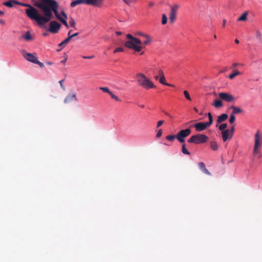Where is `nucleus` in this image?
<instances>
[{"label": "nucleus", "mask_w": 262, "mask_h": 262, "mask_svg": "<svg viewBox=\"0 0 262 262\" xmlns=\"http://www.w3.org/2000/svg\"><path fill=\"white\" fill-rule=\"evenodd\" d=\"M227 127V124L226 123H222L219 126V129L222 132L223 131L225 130V129Z\"/></svg>", "instance_id": "obj_31"}, {"label": "nucleus", "mask_w": 262, "mask_h": 262, "mask_svg": "<svg viewBox=\"0 0 262 262\" xmlns=\"http://www.w3.org/2000/svg\"><path fill=\"white\" fill-rule=\"evenodd\" d=\"M247 12L244 13L238 19V21H245L247 19Z\"/></svg>", "instance_id": "obj_28"}, {"label": "nucleus", "mask_w": 262, "mask_h": 262, "mask_svg": "<svg viewBox=\"0 0 262 262\" xmlns=\"http://www.w3.org/2000/svg\"><path fill=\"white\" fill-rule=\"evenodd\" d=\"M230 108L233 110L231 114H232L234 115L235 114L241 113L243 112V110L241 108H239L238 107H237V106H235L234 105L231 106L230 107Z\"/></svg>", "instance_id": "obj_19"}, {"label": "nucleus", "mask_w": 262, "mask_h": 262, "mask_svg": "<svg viewBox=\"0 0 262 262\" xmlns=\"http://www.w3.org/2000/svg\"><path fill=\"white\" fill-rule=\"evenodd\" d=\"M70 41L69 38H66L64 40H63L61 43L58 45V47L60 48V51L61 49L63 48L65 45L68 43Z\"/></svg>", "instance_id": "obj_27"}, {"label": "nucleus", "mask_w": 262, "mask_h": 262, "mask_svg": "<svg viewBox=\"0 0 262 262\" xmlns=\"http://www.w3.org/2000/svg\"><path fill=\"white\" fill-rule=\"evenodd\" d=\"M0 24L2 25H4L5 24V22L4 20L0 19Z\"/></svg>", "instance_id": "obj_55"}, {"label": "nucleus", "mask_w": 262, "mask_h": 262, "mask_svg": "<svg viewBox=\"0 0 262 262\" xmlns=\"http://www.w3.org/2000/svg\"><path fill=\"white\" fill-rule=\"evenodd\" d=\"M4 12L3 11L0 10V16L3 15L4 14Z\"/></svg>", "instance_id": "obj_61"}, {"label": "nucleus", "mask_w": 262, "mask_h": 262, "mask_svg": "<svg viewBox=\"0 0 262 262\" xmlns=\"http://www.w3.org/2000/svg\"><path fill=\"white\" fill-rule=\"evenodd\" d=\"M219 97L223 100L230 102L234 100V97L228 93L221 92L219 94Z\"/></svg>", "instance_id": "obj_10"}, {"label": "nucleus", "mask_w": 262, "mask_h": 262, "mask_svg": "<svg viewBox=\"0 0 262 262\" xmlns=\"http://www.w3.org/2000/svg\"><path fill=\"white\" fill-rule=\"evenodd\" d=\"M154 5V3L152 2H150L149 3V7H152Z\"/></svg>", "instance_id": "obj_56"}, {"label": "nucleus", "mask_w": 262, "mask_h": 262, "mask_svg": "<svg viewBox=\"0 0 262 262\" xmlns=\"http://www.w3.org/2000/svg\"><path fill=\"white\" fill-rule=\"evenodd\" d=\"M58 8L59 7H56L54 10L53 11V14H54L56 18L60 20L62 18L60 16V14L58 12Z\"/></svg>", "instance_id": "obj_23"}, {"label": "nucleus", "mask_w": 262, "mask_h": 262, "mask_svg": "<svg viewBox=\"0 0 262 262\" xmlns=\"http://www.w3.org/2000/svg\"><path fill=\"white\" fill-rule=\"evenodd\" d=\"M259 140L260 137L259 135V132H257L255 135V143H254V148L255 149H257L259 146Z\"/></svg>", "instance_id": "obj_18"}, {"label": "nucleus", "mask_w": 262, "mask_h": 262, "mask_svg": "<svg viewBox=\"0 0 262 262\" xmlns=\"http://www.w3.org/2000/svg\"><path fill=\"white\" fill-rule=\"evenodd\" d=\"M167 22V17L165 14H163L162 15V24L165 25Z\"/></svg>", "instance_id": "obj_34"}, {"label": "nucleus", "mask_w": 262, "mask_h": 262, "mask_svg": "<svg viewBox=\"0 0 262 262\" xmlns=\"http://www.w3.org/2000/svg\"><path fill=\"white\" fill-rule=\"evenodd\" d=\"M146 37L147 39L143 42L144 45H147L151 42V40L148 35L147 37Z\"/></svg>", "instance_id": "obj_44"}, {"label": "nucleus", "mask_w": 262, "mask_h": 262, "mask_svg": "<svg viewBox=\"0 0 262 262\" xmlns=\"http://www.w3.org/2000/svg\"><path fill=\"white\" fill-rule=\"evenodd\" d=\"M184 95L185 97V98L188 100H189V101H191V98L189 94V93L188 92V91H184Z\"/></svg>", "instance_id": "obj_36"}, {"label": "nucleus", "mask_w": 262, "mask_h": 262, "mask_svg": "<svg viewBox=\"0 0 262 262\" xmlns=\"http://www.w3.org/2000/svg\"><path fill=\"white\" fill-rule=\"evenodd\" d=\"M193 127L195 128L196 132H202L208 128L206 124L204 122H200L196 123L193 125Z\"/></svg>", "instance_id": "obj_11"}, {"label": "nucleus", "mask_w": 262, "mask_h": 262, "mask_svg": "<svg viewBox=\"0 0 262 262\" xmlns=\"http://www.w3.org/2000/svg\"><path fill=\"white\" fill-rule=\"evenodd\" d=\"M17 1L15 0H9L3 3V5L7 7L12 8L13 7L14 4H17Z\"/></svg>", "instance_id": "obj_20"}, {"label": "nucleus", "mask_w": 262, "mask_h": 262, "mask_svg": "<svg viewBox=\"0 0 262 262\" xmlns=\"http://www.w3.org/2000/svg\"><path fill=\"white\" fill-rule=\"evenodd\" d=\"M137 77L138 84L144 89L148 90L155 87L153 82L147 78L144 74L142 73H138Z\"/></svg>", "instance_id": "obj_2"}, {"label": "nucleus", "mask_w": 262, "mask_h": 262, "mask_svg": "<svg viewBox=\"0 0 262 262\" xmlns=\"http://www.w3.org/2000/svg\"><path fill=\"white\" fill-rule=\"evenodd\" d=\"M162 130L161 129H160L158 130V132L156 135V137L160 138L162 136Z\"/></svg>", "instance_id": "obj_49"}, {"label": "nucleus", "mask_w": 262, "mask_h": 262, "mask_svg": "<svg viewBox=\"0 0 262 262\" xmlns=\"http://www.w3.org/2000/svg\"><path fill=\"white\" fill-rule=\"evenodd\" d=\"M87 0H75L71 3L70 6L71 7H75L78 5L82 4H86L87 5Z\"/></svg>", "instance_id": "obj_17"}, {"label": "nucleus", "mask_w": 262, "mask_h": 262, "mask_svg": "<svg viewBox=\"0 0 262 262\" xmlns=\"http://www.w3.org/2000/svg\"><path fill=\"white\" fill-rule=\"evenodd\" d=\"M193 110H194V111L196 113H198V111H198V109L197 108H196V107H194V108H193Z\"/></svg>", "instance_id": "obj_64"}, {"label": "nucleus", "mask_w": 262, "mask_h": 262, "mask_svg": "<svg viewBox=\"0 0 262 262\" xmlns=\"http://www.w3.org/2000/svg\"><path fill=\"white\" fill-rule=\"evenodd\" d=\"M34 63L39 65V67L41 68H43L44 67V64L42 62L38 61V59L36 60V61H35V62Z\"/></svg>", "instance_id": "obj_48"}, {"label": "nucleus", "mask_w": 262, "mask_h": 262, "mask_svg": "<svg viewBox=\"0 0 262 262\" xmlns=\"http://www.w3.org/2000/svg\"><path fill=\"white\" fill-rule=\"evenodd\" d=\"M99 89L102 90L103 92L108 93L109 94L111 93V91H110L107 87H100Z\"/></svg>", "instance_id": "obj_37"}, {"label": "nucleus", "mask_w": 262, "mask_h": 262, "mask_svg": "<svg viewBox=\"0 0 262 262\" xmlns=\"http://www.w3.org/2000/svg\"><path fill=\"white\" fill-rule=\"evenodd\" d=\"M69 24L72 27L75 28V22L74 19L73 18H71V19L69 21Z\"/></svg>", "instance_id": "obj_42"}, {"label": "nucleus", "mask_w": 262, "mask_h": 262, "mask_svg": "<svg viewBox=\"0 0 262 262\" xmlns=\"http://www.w3.org/2000/svg\"><path fill=\"white\" fill-rule=\"evenodd\" d=\"M208 117V119H209V121L208 122H206V124L207 125V126L208 127H209L213 123V117H212V116L211 114V113H208L206 114Z\"/></svg>", "instance_id": "obj_22"}, {"label": "nucleus", "mask_w": 262, "mask_h": 262, "mask_svg": "<svg viewBox=\"0 0 262 262\" xmlns=\"http://www.w3.org/2000/svg\"><path fill=\"white\" fill-rule=\"evenodd\" d=\"M124 51V49L122 47H118L115 49V50L114 51V53H116L117 52H123Z\"/></svg>", "instance_id": "obj_45"}, {"label": "nucleus", "mask_w": 262, "mask_h": 262, "mask_svg": "<svg viewBox=\"0 0 262 262\" xmlns=\"http://www.w3.org/2000/svg\"><path fill=\"white\" fill-rule=\"evenodd\" d=\"M139 35H141V36H145V37H147V35H145L142 33H138Z\"/></svg>", "instance_id": "obj_58"}, {"label": "nucleus", "mask_w": 262, "mask_h": 262, "mask_svg": "<svg viewBox=\"0 0 262 262\" xmlns=\"http://www.w3.org/2000/svg\"><path fill=\"white\" fill-rule=\"evenodd\" d=\"M66 60H67V58L64 59L63 60L61 61V63H64L66 62Z\"/></svg>", "instance_id": "obj_62"}, {"label": "nucleus", "mask_w": 262, "mask_h": 262, "mask_svg": "<svg viewBox=\"0 0 262 262\" xmlns=\"http://www.w3.org/2000/svg\"><path fill=\"white\" fill-rule=\"evenodd\" d=\"M180 8L179 5L175 4L171 6L169 14V20L171 23H173L176 19L177 12Z\"/></svg>", "instance_id": "obj_8"}, {"label": "nucleus", "mask_w": 262, "mask_h": 262, "mask_svg": "<svg viewBox=\"0 0 262 262\" xmlns=\"http://www.w3.org/2000/svg\"><path fill=\"white\" fill-rule=\"evenodd\" d=\"M110 95L111 97H112V98L115 99L116 101H121V100L117 96H116L115 95H114L112 92L110 94Z\"/></svg>", "instance_id": "obj_38"}, {"label": "nucleus", "mask_w": 262, "mask_h": 262, "mask_svg": "<svg viewBox=\"0 0 262 262\" xmlns=\"http://www.w3.org/2000/svg\"><path fill=\"white\" fill-rule=\"evenodd\" d=\"M177 135H170L166 137V139L169 141H173L176 138L177 139Z\"/></svg>", "instance_id": "obj_30"}, {"label": "nucleus", "mask_w": 262, "mask_h": 262, "mask_svg": "<svg viewBox=\"0 0 262 262\" xmlns=\"http://www.w3.org/2000/svg\"><path fill=\"white\" fill-rule=\"evenodd\" d=\"M104 0H87V5L99 8L103 5Z\"/></svg>", "instance_id": "obj_12"}, {"label": "nucleus", "mask_w": 262, "mask_h": 262, "mask_svg": "<svg viewBox=\"0 0 262 262\" xmlns=\"http://www.w3.org/2000/svg\"><path fill=\"white\" fill-rule=\"evenodd\" d=\"M60 13L61 15L64 17L63 19H67V15L66 14L64 11H62Z\"/></svg>", "instance_id": "obj_52"}, {"label": "nucleus", "mask_w": 262, "mask_h": 262, "mask_svg": "<svg viewBox=\"0 0 262 262\" xmlns=\"http://www.w3.org/2000/svg\"><path fill=\"white\" fill-rule=\"evenodd\" d=\"M82 57L83 59H92L94 57V56H83Z\"/></svg>", "instance_id": "obj_53"}, {"label": "nucleus", "mask_w": 262, "mask_h": 262, "mask_svg": "<svg viewBox=\"0 0 262 262\" xmlns=\"http://www.w3.org/2000/svg\"><path fill=\"white\" fill-rule=\"evenodd\" d=\"M199 167L201 170H203L206 167L205 165L203 162H200L198 164Z\"/></svg>", "instance_id": "obj_41"}, {"label": "nucleus", "mask_w": 262, "mask_h": 262, "mask_svg": "<svg viewBox=\"0 0 262 262\" xmlns=\"http://www.w3.org/2000/svg\"><path fill=\"white\" fill-rule=\"evenodd\" d=\"M202 171L205 174H207L208 175H211V173L208 170V169L206 167Z\"/></svg>", "instance_id": "obj_50"}, {"label": "nucleus", "mask_w": 262, "mask_h": 262, "mask_svg": "<svg viewBox=\"0 0 262 262\" xmlns=\"http://www.w3.org/2000/svg\"><path fill=\"white\" fill-rule=\"evenodd\" d=\"M253 152H254V154H257L258 153V151L257 149H255V148H254Z\"/></svg>", "instance_id": "obj_59"}, {"label": "nucleus", "mask_w": 262, "mask_h": 262, "mask_svg": "<svg viewBox=\"0 0 262 262\" xmlns=\"http://www.w3.org/2000/svg\"><path fill=\"white\" fill-rule=\"evenodd\" d=\"M71 31H72L71 30L69 31L68 33V37H67V38H69L70 40V39H71L72 38H73V37H74L75 36H77L79 34V33L78 32L75 33L73 34H71Z\"/></svg>", "instance_id": "obj_33"}, {"label": "nucleus", "mask_w": 262, "mask_h": 262, "mask_svg": "<svg viewBox=\"0 0 262 262\" xmlns=\"http://www.w3.org/2000/svg\"><path fill=\"white\" fill-rule=\"evenodd\" d=\"M241 73L238 71H235L234 72L231 74L229 76V78L231 79H233L236 76L240 75Z\"/></svg>", "instance_id": "obj_32"}, {"label": "nucleus", "mask_w": 262, "mask_h": 262, "mask_svg": "<svg viewBox=\"0 0 262 262\" xmlns=\"http://www.w3.org/2000/svg\"><path fill=\"white\" fill-rule=\"evenodd\" d=\"M163 123H164V121H163V120L159 121L157 122V127H159L160 126H161L163 124Z\"/></svg>", "instance_id": "obj_51"}, {"label": "nucleus", "mask_w": 262, "mask_h": 262, "mask_svg": "<svg viewBox=\"0 0 262 262\" xmlns=\"http://www.w3.org/2000/svg\"><path fill=\"white\" fill-rule=\"evenodd\" d=\"M235 117L234 115H233L232 114H231L230 116V118H229L230 123H231V124L233 123L235 121Z\"/></svg>", "instance_id": "obj_39"}, {"label": "nucleus", "mask_w": 262, "mask_h": 262, "mask_svg": "<svg viewBox=\"0 0 262 262\" xmlns=\"http://www.w3.org/2000/svg\"><path fill=\"white\" fill-rule=\"evenodd\" d=\"M210 148L214 151H216L218 149L219 146L216 142L212 141L210 143Z\"/></svg>", "instance_id": "obj_25"}, {"label": "nucleus", "mask_w": 262, "mask_h": 262, "mask_svg": "<svg viewBox=\"0 0 262 262\" xmlns=\"http://www.w3.org/2000/svg\"><path fill=\"white\" fill-rule=\"evenodd\" d=\"M67 19H63V18L62 19H61L60 20V21L66 26V27L67 28H69V26L66 20Z\"/></svg>", "instance_id": "obj_40"}, {"label": "nucleus", "mask_w": 262, "mask_h": 262, "mask_svg": "<svg viewBox=\"0 0 262 262\" xmlns=\"http://www.w3.org/2000/svg\"><path fill=\"white\" fill-rule=\"evenodd\" d=\"M116 35H121V34H122V33H121V32L117 31V32H116Z\"/></svg>", "instance_id": "obj_60"}, {"label": "nucleus", "mask_w": 262, "mask_h": 262, "mask_svg": "<svg viewBox=\"0 0 262 262\" xmlns=\"http://www.w3.org/2000/svg\"><path fill=\"white\" fill-rule=\"evenodd\" d=\"M42 35H43V36H48L49 34H48V33H47V32H44V33H43V34H42Z\"/></svg>", "instance_id": "obj_63"}, {"label": "nucleus", "mask_w": 262, "mask_h": 262, "mask_svg": "<svg viewBox=\"0 0 262 262\" xmlns=\"http://www.w3.org/2000/svg\"><path fill=\"white\" fill-rule=\"evenodd\" d=\"M64 80V79H62V80H60V81H59V84H60V87H61V88L63 91H64V90H65V89H66V88H65L64 86V85H63V82Z\"/></svg>", "instance_id": "obj_46"}, {"label": "nucleus", "mask_w": 262, "mask_h": 262, "mask_svg": "<svg viewBox=\"0 0 262 262\" xmlns=\"http://www.w3.org/2000/svg\"><path fill=\"white\" fill-rule=\"evenodd\" d=\"M165 115H166L167 116L169 117H170L171 118V116L167 112H165Z\"/></svg>", "instance_id": "obj_57"}, {"label": "nucleus", "mask_w": 262, "mask_h": 262, "mask_svg": "<svg viewBox=\"0 0 262 262\" xmlns=\"http://www.w3.org/2000/svg\"><path fill=\"white\" fill-rule=\"evenodd\" d=\"M256 37L259 40H260L261 39V33H260V32L259 31H257L256 32Z\"/></svg>", "instance_id": "obj_47"}, {"label": "nucleus", "mask_w": 262, "mask_h": 262, "mask_svg": "<svg viewBox=\"0 0 262 262\" xmlns=\"http://www.w3.org/2000/svg\"><path fill=\"white\" fill-rule=\"evenodd\" d=\"M126 37L128 39V40H133L135 42H137L138 44H142V42L139 38L137 37H134L130 34H127L126 35Z\"/></svg>", "instance_id": "obj_21"}, {"label": "nucleus", "mask_w": 262, "mask_h": 262, "mask_svg": "<svg viewBox=\"0 0 262 262\" xmlns=\"http://www.w3.org/2000/svg\"><path fill=\"white\" fill-rule=\"evenodd\" d=\"M17 5L28 7V8L25 10L26 15L31 19L34 20L35 14L37 13V9L36 8H34L30 4L20 3L18 1Z\"/></svg>", "instance_id": "obj_4"}, {"label": "nucleus", "mask_w": 262, "mask_h": 262, "mask_svg": "<svg viewBox=\"0 0 262 262\" xmlns=\"http://www.w3.org/2000/svg\"><path fill=\"white\" fill-rule=\"evenodd\" d=\"M243 66V64L242 63H236V62H235V63H233L232 66H231V68L232 69H235L237 66Z\"/></svg>", "instance_id": "obj_43"}, {"label": "nucleus", "mask_w": 262, "mask_h": 262, "mask_svg": "<svg viewBox=\"0 0 262 262\" xmlns=\"http://www.w3.org/2000/svg\"><path fill=\"white\" fill-rule=\"evenodd\" d=\"M49 22V27L47 31L54 34L58 33L61 27L60 24L56 20H50Z\"/></svg>", "instance_id": "obj_6"}, {"label": "nucleus", "mask_w": 262, "mask_h": 262, "mask_svg": "<svg viewBox=\"0 0 262 262\" xmlns=\"http://www.w3.org/2000/svg\"><path fill=\"white\" fill-rule=\"evenodd\" d=\"M34 5L38 8L43 15H41L37 9V13L35 14L34 20L41 28L45 25L54 18L53 11L56 7H59L58 3L55 0H39L36 2Z\"/></svg>", "instance_id": "obj_1"}, {"label": "nucleus", "mask_w": 262, "mask_h": 262, "mask_svg": "<svg viewBox=\"0 0 262 262\" xmlns=\"http://www.w3.org/2000/svg\"><path fill=\"white\" fill-rule=\"evenodd\" d=\"M228 116L227 114L224 113L217 117V123L218 124L221 123L227 119Z\"/></svg>", "instance_id": "obj_16"}, {"label": "nucleus", "mask_w": 262, "mask_h": 262, "mask_svg": "<svg viewBox=\"0 0 262 262\" xmlns=\"http://www.w3.org/2000/svg\"><path fill=\"white\" fill-rule=\"evenodd\" d=\"M158 73L160 75L159 82H160V83L165 85L172 86L171 84H169L166 82L164 75L163 74V71L161 70H159Z\"/></svg>", "instance_id": "obj_14"}, {"label": "nucleus", "mask_w": 262, "mask_h": 262, "mask_svg": "<svg viewBox=\"0 0 262 262\" xmlns=\"http://www.w3.org/2000/svg\"><path fill=\"white\" fill-rule=\"evenodd\" d=\"M212 105L215 107H220L223 106V102L221 100L216 99Z\"/></svg>", "instance_id": "obj_26"}, {"label": "nucleus", "mask_w": 262, "mask_h": 262, "mask_svg": "<svg viewBox=\"0 0 262 262\" xmlns=\"http://www.w3.org/2000/svg\"><path fill=\"white\" fill-rule=\"evenodd\" d=\"M22 38L25 39L26 40H30L32 39V36L29 31H27L22 36Z\"/></svg>", "instance_id": "obj_24"}, {"label": "nucleus", "mask_w": 262, "mask_h": 262, "mask_svg": "<svg viewBox=\"0 0 262 262\" xmlns=\"http://www.w3.org/2000/svg\"><path fill=\"white\" fill-rule=\"evenodd\" d=\"M208 139V137L206 135L199 134L192 136L188 140V142L189 143L199 144L207 142Z\"/></svg>", "instance_id": "obj_3"}, {"label": "nucleus", "mask_w": 262, "mask_h": 262, "mask_svg": "<svg viewBox=\"0 0 262 262\" xmlns=\"http://www.w3.org/2000/svg\"><path fill=\"white\" fill-rule=\"evenodd\" d=\"M182 152L184 155H190V152L187 149L185 144H183L182 146Z\"/></svg>", "instance_id": "obj_29"}, {"label": "nucleus", "mask_w": 262, "mask_h": 262, "mask_svg": "<svg viewBox=\"0 0 262 262\" xmlns=\"http://www.w3.org/2000/svg\"><path fill=\"white\" fill-rule=\"evenodd\" d=\"M223 140L226 142L228 139H231L232 138V135L230 134V130L228 129L221 132Z\"/></svg>", "instance_id": "obj_13"}, {"label": "nucleus", "mask_w": 262, "mask_h": 262, "mask_svg": "<svg viewBox=\"0 0 262 262\" xmlns=\"http://www.w3.org/2000/svg\"><path fill=\"white\" fill-rule=\"evenodd\" d=\"M141 44H138L135 42L133 40H127L124 43V45L126 47L134 49L136 52H140L142 50V47L141 46Z\"/></svg>", "instance_id": "obj_7"}, {"label": "nucleus", "mask_w": 262, "mask_h": 262, "mask_svg": "<svg viewBox=\"0 0 262 262\" xmlns=\"http://www.w3.org/2000/svg\"><path fill=\"white\" fill-rule=\"evenodd\" d=\"M127 5L129 6L132 3H136L138 0H122Z\"/></svg>", "instance_id": "obj_35"}, {"label": "nucleus", "mask_w": 262, "mask_h": 262, "mask_svg": "<svg viewBox=\"0 0 262 262\" xmlns=\"http://www.w3.org/2000/svg\"><path fill=\"white\" fill-rule=\"evenodd\" d=\"M76 96L74 93H69L64 99V102L68 103L73 100H76Z\"/></svg>", "instance_id": "obj_15"}, {"label": "nucleus", "mask_w": 262, "mask_h": 262, "mask_svg": "<svg viewBox=\"0 0 262 262\" xmlns=\"http://www.w3.org/2000/svg\"><path fill=\"white\" fill-rule=\"evenodd\" d=\"M229 130H230V134L233 136V133L234 132V126H231V127Z\"/></svg>", "instance_id": "obj_54"}, {"label": "nucleus", "mask_w": 262, "mask_h": 262, "mask_svg": "<svg viewBox=\"0 0 262 262\" xmlns=\"http://www.w3.org/2000/svg\"><path fill=\"white\" fill-rule=\"evenodd\" d=\"M21 53L26 60L33 63H34L37 59V57L36 56L32 53L27 52L25 50H21Z\"/></svg>", "instance_id": "obj_9"}, {"label": "nucleus", "mask_w": 262, "mask_h": 262, "mask_svg": "<svg viewBox=\"0 0 262 262\" xmlns=\"http://www.w3.org/2000/svg\"><path fill=\"white\" fill-rule=\"evenodd\" d=\"M190 134L191 130L190 128L182 129L177 134V139L180 143H183L185 142V138L188 137Z\"/></svg>", "instance_id": "obj_5"}]
</instances>
